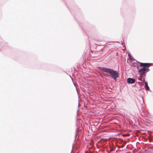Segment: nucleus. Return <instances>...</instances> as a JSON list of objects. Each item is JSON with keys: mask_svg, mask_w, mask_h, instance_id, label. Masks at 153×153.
Wrapping results in <instances>:
<instances>
[{"mask_svg": "<svg viewBox=\"0 0 153 153\" xmlns=\"http://www.w3.org/2000/svg\"><path fill=\"white\" fill-rule=\"evenodd\" d=\"M127 81L128 83L131 84L134 83L135 82L134 79L130 78L128 79Z\"/></svg>", "mask_w": 153, "mask_h": 153, "instance_id": "20e7f679", "label": "nucleus"}, {"mask_svg": "<svg viewBox=\"0 0 153 153\" xmlns=\"http://www.w3.org/2000/svg\"><path fill=\"white\" fill-rule=\"evenodd\" d=\"M101 71H103L110 74L113 79L116 80L117 78L119 77V74L116 71L113 70L101 67L100 68Z\"/></svg>", "mask_w": 153, "mask_h": 153, "instance_id": "f257e3e1", "label": "nucleus"}, {"mask_svg": "<svg viewBox=\"0 0 153 153\" xmlns=\"http://www.w3.org/2000/svg\"><path fill=\"white\" fill-rule=\"evenodd\" d=\"M145 88L146 90H149V88L148 85V83L147 82L145 83Z\"/></svg>", "mask_w": 153, "mask_h": 153, "instance_id": "39448f33", "label": "nucleus"}, {"mask_svg": "<svg viewBox=\"0 0 153 153\" xmlns=\"http://www.w3.org/2000/svg\"><path fill=\"white\" fill-rule=\"evenodd\" d=\"M140 65L143 68L148 67L152 65V64L149 63H143L140 62Z\"/></svg>", "mask_w": 153, "mask_h": 153, "instance_id": "7ed1b4c3", "label": "nucleus"}, {"mask_svg": "<svg viewBox=\"0 0 153 153\" xmlns=\"http://www.w3.org/2000/svg\"><path fill=\"white\" fill-rule=\"evenodd\" d=\"M149 71L148 68H143L139 70L138 72L140 74L141 77L145 76L146 74Z\"/></svg>", "mask_w": 153, "mask_h": 153, "instance_id": "f03ea898", "label": "nucleus"}, {"mask_svg": "<svg viewBox=\"0 0 153 153\" xmlns=\"http://www.w3.org/2000/svg\"><path fill=\"white\" fill-rule=\"evenodd\" d=\"M123 136H130V134H124V135H123Z\"/></svg>", "mask_w": 153, "mask_h": 153, "instance_id": "423d86ee", "label": "nucleus"}]
</instances>
